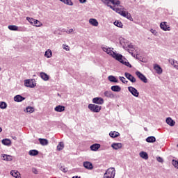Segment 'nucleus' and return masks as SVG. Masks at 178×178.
<instances>
[{
  "label": "nucleus",
  "mask_w": 178,
  "mask_h": 178,
  "mask_svg": "<svg viewBox=\"0 0 178 178\" xmlns=\"http://www.w3.org/2000/svg\"><path fill=\"white\" fill-rule=\"evenodd\" d=\"M124 76L126 79H127L128 80H129V81H131V83H136V78L133 75H131V74L129 72H125Z\"/></svg>",
  "instance_id": "9"
},
{
  "label": "nucleus",
  "mask_w": 178,
  "mask_h": 178,
  "mask_svg": "<svg viewBox=\"0 0 178 178\" xmlns=\"http://www.w3.org/2000/svg\"><path fill=\"white\" fill-rule=\"evenodd\" d=\"M68 47L69 46H67V45H65V44H63V49H65V51H69V49H67V48H66V47Z\"/></svg>",
  "instance_id": "53"
},
{
  "label": "nucleus",
  "mask_w": 178,
  "mask_h": 178,
  "mask_svg": "<svg viewBox=\"0 0 178 178\" xmlns=\"http://www.w3.org/2000/svg\"><path fill=\"white\" fill-rule=\"evenodd\" d=\"M38 141L41 145H48V140L45 138H39Z\"/></svg>",
  "instance_id": "30"
},
{
  "label": "nucleus",
  "mask_w": 178,
  "mask_h": 178,
  "mask_svg": "<svg viewBox=\"0 0 178 178\" xmlns=\"http://www.w3.org/2000/svg\"><path fill=\"white\" fill-rule=\"evenodd\" d=\"M120 40H124V38H120Z\"/></svg>",
  "instance_id": "62"
},
{
  "label": "nucleus",
  "mask_w": 178,
  "mask_h": 178,
  "mask_svg": "<svg viewBox=\"0 0 178 178\" xmlns=\"http://www.w3.org/2000/svg\"><path fill=\"white\" fill-rule=\"evenodd\" d=\"M125 17L126 19H128V20H130V22H133V17H131V14L128 13Z\"/></svg>",
  "instance_id": "44"
},
{
  "label": "nucleus",
  "mask_w": 178,
  "mask_h": 178,
  "mask_svg": "<svg viewBox=\"0 0 178 178\" xmlns=\"http://www.w3.org/2000/svg\"><path fill=\"white\" fill-rule=\"evenodd\" d=\"M80 3H86L87 2V0H79Z\"/></svg>",
  "instance_id": "54"
},
{
  "label": "nucleus",
  "mask_w": 178,
  "mask_h": 178,
  "mask_svg": "<svg viewBox=\"0 0 178 178\" xmlns=\"http://www.w3.org/2000/svg\"><path fill=\"white\" fill-rule=\"evenodd\" d=\"M154 69L156 71V72L157 73V74H162V67H161V66L158 64H154Z\"/></svg>",
  "instance_id": "14"
},
{
  "label": "nucleus",
  "mask_w": 178,
  "mask_h": 178,
  "mask_svg": "<svg viewBox=\"0 0 178 178\" xmlns=\"http://www.w3.org/2000/svg\"><path fill=\"white\" fill-rule=\"evenodd\" d=\"M128 13H129V12H127V11L122 10V11H120V13H119V15H120L121 16H123V17H126V16H127Z\"/></svg>",
  "instance_id": "42"
},
{
  "label": "nucleus",
  "mask_w": 178,
  "mask_h": 178,
  "mask_svg": "<svg viewBox=\"0 0 178 178\" xmlns=\"http://www.w3.org/2000/svg\"><path fill=\"white\" fill-rule=\"evenodd\" d=\"M83 167L86 169H88V170H92V169H94V166L92 165V163L90 161H84Z\"/></svg>",
  "instance_id": "11"
},
{
  "label": "nucleus",
  "mask_w": 178,
  "mask_h": 178,
  "mask_svg": "<svg viewBox=\"0 0 178 178\" xmlns=\"http://www.w3.org/2000/svg\"><path fill=\"white\" fill-rule=\"evenodd\" d=\"M8 29L11 30V31H24V28H21L19 29V26L16 25L8 26Z\"/></svg>",
  "instance_id": "8"
},
{
  "label": "nucleus",
  "mask_w": 178,
  "mask_h": 178,
  "mask_svg": "<svg viewBox=\"0 0 178 178\" xmlns=\"http://www.w3.org/2000/svg\"><path fill=\"white\" fill-rule=\"evenodd\" d=\"M24 112H27L29 113H33L34 112V108L31 106L26 107V110H24Z\"/></svg>",
  "instance_id": "39"
},
{
  "label": "nucleus",
  "mask_w": 178,
  "mask_h": 178,
  "mask_svg": "<svg viewBox=\"0 0 178 178\" xmlns=\"http://www.w3.org/2000/svg\"><path fill=\"white\" fill-rule=\"evenodd\" d=\"M172 163L174 167H175L177 169H178V161L177 160L173 159L172 161Z\"/></svg>",
  "instance_id": "43"
},
{
  "label": "nucleus",
  "mask_w": 178,
  "mask_h": 178,
  "mask_svg": "<svg viewBox=\"0 0 178 178\" xmlns=\"http://www.w3.org/2000/svg\"><path fill=\"white\" fill-rule=\"evenodd\" d=\"M88 109H90V111H91V112H93L95 113H98V112H99L101 109H102V106L92 104H90L88 106Z\"/></svg>",
  "instance_id": "2"
},
{
  "label": "nucleus",
  "mask_w": 178,
  "mask_h": 178,
  "mask_svg": "<svg viewBox=\"0 0 178 178\" xmlns=\"http://www.w3.org/2000/svg\"><path fill=\"white\" fill-rule=\"evenodd\" d=\"M13 138V140H16L17 139L16 136H14Z\"/></svg>",
  "instance_id": "61"
},
{
  "label": "nucleus",
  "mask_w": 178,
  "mask_h": 178,
  "mask_svg": "<svg viewBox=\"0 0 178 178\" xmlns=\"http://www.w3.org/2000/svg\"><path fill=\"white\" fill-rule=\"evenodd\" d=\"M104 96L106 97L107 98H115V95L111 91H105L104 92Z\"/></svg>",
  "instance_id": "21"
},
{
  "label": "nucleus",
  "mask_w": 178,
  "mask_h": 178,
  "mask_svg": "<svg viewBox=\"0 0 178 178\" xmlns=\"http://www.w3.org/2000/svg\"><path fill=\"white\" fill-rule=\"evenodd\" d=\"M60 170H61L62 172H63L64 173H66V172H67V168L61 167V168H60Z\"/></svg>",
  "instance_id": "48"
},
{
  "label": "nucleus",
  "mask_w": 178,
  "mask_h": 178,
  "mask_svg": "<svg viewBox=\"0 0 178 178\" xmlns=\"http://www.w3.org/2000/svg\"><path fill=\"white\" fill-rule=\"evenodd\" d=\"M160 28L161 30H163V31H170V26H168L166 22H161L160 24Z\"/></svg>",
  "instance_id": "12"
},
{
  "label": "nucleus",
  "mask_w": 178,
  "mask_h": 178,
  "mask_svg": "<svg viewBox=\"0 0 178 178\" xmlns=\"http://www.w3.org/2000/svg\"><path fill=\"white\" fill-rule=\"evenodd\" d=\"M89 23L92 26H94L95 27H97L98 26V21L96 19L90 18L89 19Z\"/></svg>",
  "instance_id": "20"
},
{
  "label": "nucleus",
  "mask_w": 178,
  "mask_h": 178,
  "mask_svg": "<svg viewBox=\"0 0 178 178\" xmlns=\"http://www.w3.org/2000/svg\"><path fill=\"white\" fill-rule=\"evenodd\" d=\"M110 3L115 5V6H120V1L119 0H106V3H104L108 8L109 6H112Z\"/></svg>",
  "instance_id": "6"
},
{
  "label": "nucleus",
  "mask_w": 178,
  "mask_h": 178,
  "mask_svg": "<svg viewBox=\"0 0 178 178\" xmlns=\"http://www.w3.org/2000/svg\"><path fill=\"white\" fill-rule=\"evenodd\" d=\"M33 172L35 175H38V170H37L36 168H33Z\"/></svg>",
  "instance_id": "50"
},
{
  "label": "nucleus",
  "mask_w": 178,
  "mask_h": 178,
  "mask_svg": "<svg viewBox=\"0 0 178 178\" xmlns=\"http://www.w3.org/2000/svg\"><path fill=\"white\" fill-rule=\"evenodd\" d=\"M35 19L31 18V17H26V20H27L28 22H29L30 24H32V25L34 24V20H35Z\"/></svg>",
  "instance_id": "45"
},
{
  "label": "nucleus",
  "mask_w": 178,
  "mask_h": 178,
  "mask_svg": "<svg viewBox=\"0 0 178 178\" xmlns=\"http://www.w3.org/2000/svg\"><path fill=\"white\" fill-rule=\"evenodd\" d=\"M3 161H12V156L7 155V154H3Z\"/></svg>",
  "instance_id": "40"
},
{
  "label": "nucleus",
  "mask_w": 178,
  "mask_h": 178,
  "mask_svg": "<svg viewBox=\"0 0 178 178\" xmlns=\"http://www.w3.org/2000/svg\"><path fill=\"white\" fill-rule=\"evenodd\" d=\"M63 148H65V144L63 143V142H60L58 143V145H57V149L58 151H62V149H63Z\"/></svg>",
  "instance_id": "36"
},
{
  "label": "nucleus",
  "mask_w": 178,
  "mask_h": 178,
  "mask_svg": "<svg viewBox=\"0 0 178 178\" xmlns=\"http://www.w3.org/2000/svg\"><path fill=\"white\" fill-rule=\"evenodd\" d=\"M40 76L44 81H48V80H49V76L44 72H40Z\"/></svg>",
  "instance_id": "19"
},
{
  "label": "nucleus",
  "mask_w": 178,
  "mask_h": 178,
  "mask_svg": "<svg viewBox=\"0 0 178 178\" xmlns=\"http://www.w3.org/2000/svg\"><path fill=\"white\" fill-rule=\"evenodd\" d=\"M29 154L31 156H37V155L39 154V152L37 149H32L29 152Z\"/></svg>",
  "instance_id": "27"
},
{
  "label": "nucleus",
  "mask_w": 178,
  "mask_h": 178,
  "mask_svg": "<svg viewBox=\"0 0 178 178\" xmlns=\"http://www.w3.org/2000/svg\"><path fill=\"white\" fill-rule=\"evenodd\" d=\"M26 99V97H24L23 96L18 95L14 97V101L15 102H22Z\"/></svg>",
  "instance_id": "16"
},
{
  "label": "nucleus",
  "mask_w": 178,
  "mask_h": 178,
  "mask_svg": "<svg viewBox=\"0 0 178 178\" xmlns=\"http://www.w3.org/2000/svg\"><path fill=\"white\" fill-rule=\"evenodd\" d=\"M112 56L114 58V59H115V60H118V62H120V63L124 65L127 67H130V68L133 67L131 66V64H130V63H129V61H124V60H127L122 54H118L115 52H113Z\"/></svg>",
  "instance_id": "1"
},
{
  "label": "nucleus",
  "mask_w": 178,
  "mask_h": 178,
  "mask_svg": "<svg viewBox=\"0 0 178 178\" xmlns=\"http://www.w3.org/2000/svg\"><path fill=\"white\" fill-rule=\"evenodd\" d=\"M151 33H152V34H156V31L151 29Z\"/></svg>",
  "instance_id": "55"
},
{
  "label": "nucleus",
  "mask_w": 178,
  "mask_h": 178,
  "mask_svg": "<svg viewBox=\"0 0 178 178\" xmlns=\"http://www.w3.org/2000/svg\"><path fill=\"white\" fill-rule=\"evenodd\" d=\"M104 175H106V176L107 175L108 176H111V177L113 176V177H115V175H116V171L115 170V168H108L106 171Z\"/></svg>",
  "instance_id": "7"
},
{
  "label": "nucleus",
  "mask_w": 178,
  "mask_h": 178,
  "mask_svg": "<svg viewBox=\"0 0 178 178\" xmlns=\"http://www.w3.org/2000/svg\"><path fill=\"white\" fill-rule=\"evenodd\" d=\"M93 104H96L97 105H103L104 101L102 97H95L92 99Z\"/></svg>",
  "instance_id": "10"
},
{
  "label": "nucleus",
  "mask_w": 178,
  "mask_h": 178,
  "mask_svg": "<svg viewBox=\"0 0 178 178\" xmlns=\"http://www.w3.org/2000/svg\"><path fill=\"white\" fill-rule=\"evenodd\" d=\"M10 175L13 177L19 178V175H20V173L19 172V171L12 170V171H10Z\"/></svg>",
  "instance_id": "32"
},
{
  "label": "nucleus",
  "mask_w": 178,
  "mask_h": 178,
  "mask_svg": "<svg viewBox=\"0 0 178 178\" xmlns=\"http://www.w3.org/2000/svg\"><path fill=\"white\" fill-rule=\"evenodd\" d=\"M140 158H142L143 159H148V153L145 152H140L139 154Z\"/></svg>",
  "instance_id": "29"
},
{
  "label": "nucleus",
  "mask_w": 178,
  "mask_h": 178,
  "mask_svg": "<svg viewBox=\"0 0 178 178\" xmlns=\"http://www.w3.org/2000/svg\"><path fill=\"white\" fill-rule=\"evenodd\" d=\"M0 133H2V127H0Z\"/></svg>",
  "instance_id": "60"
},
{
  "label": "nucleus",
  "mask_w": 178,
  "mask_h": 178,
  "mask_svg": "<svg viewBox=\"0 0 178 178\" xmlns=\"http://www.w3.org/2000/svg\"><path fill=\"white\" fill-rule=\"evenodd\" d=\"M101 148V145L99 143H95L90 145V149L91 151H98Z\"/></svg>",
  "instance_id": "15"
},
{
  "label": "nucleus",
  "mask_w": 178,
  "mask_h": 178,
  "mask_svg": "<svg viewBox=\"0 0 178 178\" xmlns=\"http://www.w3.org/2000/svg\"><path fill=\"white\" fill-rule=\"evenodd\" d=\"M24 86L29 88H34L37 86V83H35V79H26L24 80Z\"/></svg>",
  "instance_id": "3"
},
{
  "label": "nucleus",
  "mask_w": 178,
  "mask_h": 178,
  "mask_svg": "<svg viewBox=\"0 0 178 178\" xmlns=\"http://www.w3.org/2000/svg\"><path fill=\"white\" fill-rule=\"evenodd\" d=\"M72 178H81V177H79V176H74V177H72Z\"/></svg>",
  "instance_id": "57"
},
{
  "label": "nucleus",
  "mask_w": 178,
  "mask_h": 178,
  "mask_svg": "<svg viewBox=\"0 0 178 178\" xmlns=\"http://www.w3.org/2000/svg\"><path fill=\"white\" fill-rule=\"evenodd\" d=\"M108 79L109 81H111V83H119V80L117 79L113 75L108 76Z\"/></svg>",
  "instance_id": "22"
},
{
  "label": "nucleus",
  "mask_w": 178,
  "mask_h": 178,
  "mask_svg": "<svg viewBox=\"0 0 178 178\" xmlns=\"http://www.w3.org/2000/svg\"><path fill=\"white\" fill-rule=\"evenodd\" d=\"M104 178H115V177L113 176L111 177V175H106V174H104Z\"/></svg>",
  "instance_id": "49"
},
{
  "label": "nucleus",
  "mask_w": 178,
  "mask_h": 178,
  "mask_svg": "<svg viewBox=\"0 0 178 178\" xmlns=\"http://www.w3.org/2000/svg\"><path fill=\"white\" fill-rule=\"evenodd\" d=\"M102 49L104 52H106V54H108V55H111V56H112V54H113V52H115V51H112L111 49V48H108V47H103Z\"/></svg>",
  "instance_id": "28"
},
{
  "label": "nucleus",
  "mask_w": 178,
  "mask_h": 178,
  "mask_svg": "<svg viewBox=\"0 0 178 178\" xmlns=\"http://www.w3.org/2000/svg\"><path fill=\"white\" fill-rule=\"evenodd\" d=\"M8 108V104L5 102H0V109H6Z\"/></svg>",
  "instance_id": "37"
},
{
  "label": "nucleus",
  "mask_w": 178,
  "mask_h": 178,
  "mask_svg": "<svg viewBox=\"0 0 178 178\" xmlns=\"http://www.w3.org/2000/svg\"><path fill=\"white\" fill-rule=\"evenodd\" d=\"M65 32L67 33V34H70L73 33V29H71L70 30L66 31Z\"/></svg>",
  "instance_id": "51"
},
{
  "label": "nucleus",
  "mask_w": 178,
  "mask_h": 178,
  "mask_svg": "<svg viewBox=\"0 0 178 178\" xmlns=\"http://www.w3.org/2000/svg\"><path fill=\"white\" fill-rule=\"evenodd\" d=\"M68 47L69 46H67V45H65V44H63V49H65V51H69V49H67V48H66V47Z\"/></svg>",
  "instance_id": "52"
},
{
  "label": "nucleus",
  "mask_w": 178,
  "mask_h": 178,
  "mask_svg": "<svg viewBox=\"0 0 178 178\" xmlns=\"http://www.w3.org/2000/svg\"><path fill=\"white\" fill-rule=\"evenodd\" d=\"M102 1V2H103V3H104L105 4V3H106V0H101Z\"/></svg>",
  "instance_id": "58"
},
{
  "label": "nucleus",
  "mask_w": 178,
  "mask_h": 178,
  "mask_svg": "<svg viewBox=\"0 0 178 178\" xmlns=\"http://www.w3.org/2000/svg\"><path fill=\"white\" fill-rule=\"evenodd\" d=\"M114 26H116L117 27H120V29H123V23L119 20H116L114 22Z\"/></svg>",
  "instance_id": "34"
},
{
  "label": "nucleus",
  "mask_w": 178,
  "mask_h": 178,
  "mask_svg": "<svg viewBox=\"0 0 178 178\" xmlns=\"http://www.w3.org/2000/svg\"><path fill=\"white\" fill-rule=\"evenodd\" d=\"M65 106L58 105L54 108L56 112H65Z\"/></svg>",
  "instance_id": "17"
},
{
  "label": "nucleus",
  "mask_w": 178,
  "mask_h": 178,
  "mask_svg": "<svg viewBox=\"0 0 178 178\" xmlns=\"http://www.w3.org/2000/svg\"><path fill=\"white\" fill-rule=\"evenodd\" d=\"M144 130H145V131H148V129H147V127H145V128H144Z\"/></svg>",
  "instance_id": "59"
},
{
  "label": "nucleus",
  "mask_w": 178,
  "mask_h": 178,
  "mask_svg": "<svg viewBox=\"0 0 178 178\" xmlns=\"http://www.w3.org/2000/svg\"><path fill=\"white\" fill-rule=\"evenodd\" d=\"M175 69H177V70H178V64H175L173 65Z\"/></svg>",
  "instance_id": "56"
},
{
  "label": "nucleus",
  "mask_w": 178,
  "mask_h": 178,
  "mask_svg": "<svg viewBox=\"0 0 178 178\" xmlns=\"http://www.w3.org/2000/svg\"><path fill=\"white\" fill-rule=\"evenodd\" d=\"M128 90L129 91V92L131 93L134 97H136V98H138V97H140V92L136 89V88L133 86H129Z\"/></svg>",
  "instance_id": "4"
},
{
  "label": "nucleus",
  "mask_w": 178,
  "mask_h": 178,
  "mask_svg": "<svg viewBox=\"0 0 178 178\" xmlns=\"http://www.w3.org/2000/svg\"><path fill=\"white\" fill-rule=\"evenodd\" d=\"M109 136L110 137H111V138H116L117 137H119V136H120V134L118 131H111L109 133Z\"/></svg>",
  "instance_id": "23"
},
{
  "label": "nucleus",
  "mask_w": 178,
  "mask_h": 178,
  "mask_svg": "<svg viewBox=\"0 0 178 178\" xmlns=\"http://www.w3.org/2000/svg\"><path fill=\"white\" fill-rule=\"evenodd\" d=\"M1 143L3 145H12V140H10V139L6 138V139H3L1 140Z\"/></svg>",
  "instance_id": "24"
},
{
  "label": "nucleus",
  "mask_w": 178,
  "mask_h": 178,
  "mask_svg": "<svg viewBox=\"0 0 178 178\" xmlns=\"http://www.w3.org/2000/svg\"><path fill=\"white\" fill-rule=\"evenodd\" d=\"M119 79L120 81H122V83H123L124 84H127V83H129L128 81H126V78H124V76H120Z\"/></svg>",
  "instance_id": "41"
},
{
  "label": "nucleus",
  "mask_w": 178,
  "mask_h": 178,
  "mask_svg": "<svg viewBox=\"0 0 178 178\" xmlns=\"http://www.w3.org/2000/svg\"><path fill=\"white\" fill-rule=\"evenodd\" d=\"M156 161L160 163H163V159H162V157H160V156L156 157Z\"/></svg>",
  "instance_id": "47"
},
{
  "label": "nucleus",
  "mask_w": 178,
  "mask_h": 178,
  "mask_svg": "<svg viewBox=\"0 0 178 178\" xmlns=\"http://www.w3.org/2000/svg\"><path fill=\"white\" fill-rule=\"evenodd\" d=\"M136 75L143 83H148V79H147L145 75H144V74L140 72V71H136Z\"/></svg>",
  "instance_id": "5"
},
{
  "label": "nucleus",
  "mask_w": 178,
  "mask_h": 178,
  "mask_svg": "<svg viewBox=\"0 0 178 178\" xmlns=\"http://www.w3.org/2000/svg\"><path fill=\"white\" fill-rule=\"evenodd\" d=\"M109 8L112 9V10H114V12H116V13H120V12H122L120 8H116L113 6H109Z\"/></svg>",
  "instance_id": "35"
},
{
  "label": "nucleus",
  "mask_w": 178,
  "mask_h": 178,
  "mask_svg": "<svg viewBox=\"0 0 178 178\" xmlns=\"http://www.w3.org/2000/svg\"><path fill=\"white\" fill-rule=\"evenodd\" d=\"M169 62H170V63H171V65H172V66H175V65L178 64L177 60H169Z\"/></svg>",
  "instance_id": "46"
},
{
  "label": "nucleus",
  "mask_w": 178,
  "mask_h": 178,
  "mask_svg": "<svg viewBox=\"0 0 178 178\" xmlns=\"http://www.w3.org/2000/svg\"><path fill=\"white\" fill-rule=\"evenodd\" d=\"M33 26H35V27H41V26H42V24L38 19H35L33 21Z\"/></svg>",
  "instance_id": "33"
},
{
  "label": "nucleus",
  "mask_w": 178,
  "mask_h": 178,
  "mask_svg": "<svg viewBox=\"0 0 178 178\" xmlns=\"http://www.w3.org/2000/svg\"><path fill=\"white\" fill-rule=\"evenodd\" d=\"M44 56L46 58H51V56H52V51L49 49L46 51L44 53Z\"/></svg>",
  "instance_id": "38"
},
{
  "label": "nucleus",
  "mask_w": 178,
  "mask_h": 178,
  "mask_svg": "<svg viewBox=\"0 0 178 178\" xmlns=\"http://www.w3.org/2000/svg\"><path fill=\"white\" fill-rule=\"evenodd\" d=\"M111 147L113 149H120V148H122V143H113L111 145Z\"/></svg>",
  "instance_id": "26"
},
{
  "label": "nucleus",
  "mask_w": 178,
  "mask_h": 178,
  "mask_svg": "<svg viewBox=\"0 0 178 178\" xmlns=\"http://www.w3.org/2000/svg\"><path fill=\"white\" fill-rule=\"evenodd\" d=\"M60 2H63L65 5H68L69 6H73V1L72 0H60Z\"/></svg>",
  "instance_id": "31"
},
{
  "label": "nucleus",
  "mask_w": 178,
  "mask_h": 178,
  "mask_svg": "<svg viewBox=\"0 0 178 178\" xmlns=\"http://www.w3.org/2000/svg\"><path fill=\"white\" fill-rule=\"evenodd\" d=\"M165 123H167L168 126H171V127H173V126L176 124V122H175V120H173L170 117L166 118Z\"/></svg>",
  "instance_id": "13"
},
{
  "label": "nucleus",
  "mask_w": 178,
  "mask_h": 178,
  "mask_svg": "<svg viewBox=\"0 0 178 178\" xmlns=\"http://www.w3.org/2000/svg\"><path fill=\"white\" fill-rule=\"evenodd\" d=\"M111 90L113 91L114 92H120V91H122V88H120V86L115 85V86H111Z\"/></svg>",
  "instance_id": "18"
},
{
  "label": "nucleus",
  "mask_w": 178,
  "mask_h": 178,
  "mask_svg": "<svg viewBox=\"0 0 178 178\" xmlns=\"http://www.w3.org/2000/svg\"><path fill=\"white\" fill-rule=\"evenodd\" d=\"M155 141H156V138H155V136H148L146 138L147 143H155Z\"/></svg>",
  "instance_id": "25"
}]
</instances>
